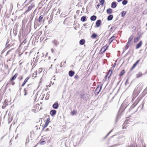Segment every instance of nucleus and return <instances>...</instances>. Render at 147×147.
<instances>
[{"label":"nucleus","instance_id":"69168bd1","mask_svg":"<svg viewBox=\"0 0 147 147\" xmlns=\"http://www.w3.org/2000/svg\"><path fill=\"white\" fill-rule=\"evenodd\" d=\"M9 51H7V54H6L7 55V54H8V53H9Z\"/></svg>","mask_w":147,"mask_h":147},{"label":"nucleus","instance_id":"774afa93","mask_svg":"<svg viewBox=\"0 0 147 147\" xmlns=\"http://www.w3.org/2000/svg\"><path fill=\"white\" fill-rule=\"evenodd\" d=\"M84 8H82V10H84Z\"/></svg>","mask_w":147,"mask_h":147},{"label":"nucleus","instance_id":"412c9836","mask_svg":"<svg viewBox=\"0 0 147 147\" xmlns=\"http://www.w3.org/2000/svg\"><path fill=\"white\" fill-rule=\"evenodd\" d=\"M44 16L43 15H40L38 19V21L40 23H41L42 22V20Z\"/></svg>","mask_w":147,"mask_h":147},{"label":"nucleus","instance_id":"37998d69","mask_svg":"<svg viewBox=\"0 0 147 147\" xmlns=\"http://www.w3.org/2000/svg\"><path fill=\"white\" fill-rule=\"evenodd\" d=\"M25 117V119L24 120V121L23 122H22L20 124L22 123V124H24L25 123V122L26 121V116L24 117Z\"/></svg>","mask_w":147,"mask_h":147},{"label":"nucleus","instance_id":"c756f323","mask_svg":"<svg viewBox=\"0 0 147 147\" xmlns=\"http://www.w3.org/2000/svg\"><path fill=\"white\" fill-rule=\"evenodd\" d=\"M128 3V1L127 0H123L122 2V4L123 5H125Z\"/></svg>","mask_w":147,"mask_h":147},{"label":"nucleus","instance_id":"393cba45","mask_svg":"<svg viewBox=\"0 0 147 147\" xmlns=\"http://www.w3.org/2000/svg\"><path fill=\"white\" fill-rule=\"evenodd\" d=\"M33 7V5H31L30 6L28 7V9L26 11V12H27L31 10Z\"/></svg>","mask_w":147,"mask_h":147},{"label":"nucleus","instance_id":"a878e982","mask_svg":"<svg viewBox=\"0 0 147 147\" xmlns=\"http://www.w3.org/2000/svg\"><path fill=\"white\" fill-rule=\"evenodd\" d=\"M114 67L113 66L109 70V71H111V73L110 74V75L108 77V79H109L110 77V76H111L112 73V71L114 69Z\"/></svg>","mask_w":147,"mask_h":147},{"label":"nucleus","instance_id":"7c9ffc66","mask_svg":"<svg viewBox=\"0 0 147 147\" xmlns=\"http://www.w3.org/2000/svg\"><path fill=\"white\" fill-rule=\"evenodd\" d=\"M126 12L125 11H123L121 13V16L122 17H123L125 16L126 14Z\"/></svg>","mask_w":147,"mask_h":147},{"label":"nucleus","instance_id":"13d9d810","mask_svg":"<svg viewBox=\"0 0 147 147\" xmlns=\"http://www.w3.org/2000/svg\"><path fill=\"white\" fill-rule=\"evenodd\" d=\"M11 84L13 85H14L15 84V82H12Z\"/></svg>","mask_w":147,"mask_h":147},{"label":"nucleus","instance_id":"f704fd0d","mask_svg":"<svg viewBox=\"0 0 147 147\" xmlns=\"http://www.w3.org/2000/svg\"><path fill=\"white\" fill-rule=\"evenodd\" d=\"M105 2V0H100V3L101 5H102L104 4Z\"/></svg>","mask_w":147,"mask_h":147},{"label":"nucleus","instance_id":"a19ab883","mask_svg":"<svg viewBox=\"0 0 147 147\" xmlns=\"http://www.w3.org/2000/svg\"><path fill=\"white\" fill-rule=\"evenodd\" d=\"M129 78H127L125 83V86H126L128 84L129 82H128V81L129 80Z\"/></svg>","mask_w":147,"mask_h":147},{"label":"nucleus","instance_id":"bf43d9fd","mask_svg":"<svg viewBox=\"0 0 147 147\" xmlns=\"http://www.w3.org/2000/svg\"><path fill=\"white\" fill-rule=\"evenodd\" d=\"M8 42H9V41H8V40H7V42H6V45H7L8 43Z\"/></svg>","mask_w":147,"mask_h":147},{"label":"nucleus","instance_id":"c9c22d12","mask_svg":"<svg viewBox=\"0 0 147 147\" xmlns=\"http://www.w3.org/2000/svg\"><path fill=\"white\" fill-rule=\"evenodd\" d=\"M77 111L74 110H73L71 112V114L73 115H74L76 114Z\"/></svg>","mask_w":147,"mask_h":147},{"label":"nucleus","instance_id":"e2e57ef3","mask_svg":"<svg viewBox=\"0 0 147 147\" xmlns=\"http://www.w3.org/2000/svg\"><path fill=\"white\" fill-rule=\"evenodd\" d=\"M2 7L1 6V5H0V11L1 10V8Z\"/></svg>","mask_w":147,"mask_h":147},{"label":"nucleus","instance_id":"5701e85b","mask_svg":"<svg viewBox=\"0 0 147 147\" xmlns=\"http://www.w3.org/2000/svg\"><path fill=\"white\" fill-rule=\"evenodd\" d=\"M97 36V35L96 34L94 33L91 35V37L93 39H94L96 38Z\"/></svg>","mask_w":147,"mask_h":147},{"label":"nucleus","instance_id":"5fc2aeb1","mask_svg":"<svg viewBox=\"0 0 147 147\" xmlns=\"http://www.w3.org/2000/svg\"><path fill=\"white\" fill-rule=\"evenodd\" d=\"M100 6V4H98V5H97V7H97V8H98L99 7V6Z\"/></svg>","mask_w":147,"mask_h":147},{"label":"nucleus","instance_id":"423d86ee","mask_svg":"<svg viewBox=\"0 0 147 147\" xmlns=\"http://www.w3.org/2000/svg\"><path fill=\"white\" fill-rule=\"evenodd\" d=\"M107 47H106V46H105L102 48L100 52V54H102V53H105V52L106 50Z\"/></svg>","mask_w":147,"mask_h":147},{"label":"nucleus","instance_id":"20e7f679","mask_svg":"<svg viewBox=\"0 0 147 147\" xmlns=\"http://www.w3.org/2000/svg\"><path fill=\"white\" fill-rule=\"evenodd\" d=\"M82 98L84 100L86 101L88 99L90 95L87 94H84L82 95Z\"/></svg>","mask_w":147,"mask_h":147},{"label":"nucleus","instance_id":"72a5a7b5","mask_svg":"<svg viewBox=\"0 0 147 147\" xmlns=\"http://www.w3.org/2000/svg\"><path fill=\"white\" fill-rule=\"evenodd\" d=\"M142 75V74L141 72H139L138 74L136 75V77L137 78H138L140 76H141Z\"/></svg>","mask_w":147,"mask_h":147},{"label":"nucleus","instance_id":"c85d7f7f","mask_svg":"<svg viewBox=\"0 0 147 147\" xmlns=\"http://www.w3.org/2000/svg\"><path fill=\"white\" fill-rule=\"evenodd\" d=\"M140 36H138L136 38H135L134 40V43H136L137 42L138 40L140 39Z\"/></svg>","mask_w":147,"mask_h":147},{"label":"nucleus","instance_id":"6ab92c4d","mask_svg":"<svg viewBox=\"0 0 147 147\" xmlns=\"http://www.w3.org/2000/svg\"><path fill=\"white\" fill-rule=\"evenodd\" d=\"M86 16H82L81 18V21L82 22H84L86 21Z\"/></svg>","mask_w":147,"mask_h":147},{"label":"nucleus","instance_id":"0e129e2a","mask_svg":"<svg viewBox=\"0 0 147 147\" xmlns=\"http://www.w3.org/2000/svg\"><path fill=\"white\" fill-rule=\"evenodd\" d=\"M60 67H62V63H61V65H60Z\"/></svg>","mask_w":147,"mask_h":147},{"label":"nucleus","instance_id":"f8f14e48","mask_svg":"<svg viewBox=\"0 0 147 147\" xmlns=\"http://www.w3.org/2000/svg\"><path fill=\"white\" fill-rule=\"evenodd\" d=\"M117 6V3L116 2H113L111 4V7L112 8H115Z\"/></svg>","mask_w":147,"mask_h":147},{"label":"nucleus","instance_id":"f257e3e1","mask_svg":"<svg viewBox=\"0 0 147 147\" xmlns=\"http://www.w3.org/2000/svg\"><path fill=\"white\" fill-rule=\"evenodd\" d=\"M124 104L123 103H122L121 105L120 109L119 110L118 112L117 115L116 117L115 120V124H116L118 121L119 120L120 118V112H122L126 108V107H125V106H124Z\"/></svg>","mask_w":147,"mask_h":147},{"label":"nucleus","instance_id":"f03ea898","mask_svg":"<svg viewBox=\"0 0 147 147\" xmlns=\"http://www.w3.org/2000/svg\"><path fill=\"white\" fill-rule=\"evenodd\" d=\"M102 85L101 84L99 85L98 86L94 91V93L95 95H97L99 94V92L102 89Z\"/></svg>","mask_w":147,"mask_h":147},{"label":"nucleus","instance_id":"b1692460","mask_svg":"<svg viewBox=\"0 0 147 147\" xmlns=\"http://www.w3.org/2000/svg\"><path fill=\"white\" fill-rule=\"evenodd\" d=\"M134 38V36L132 35H131L128 39V41L127 42L128 43H130V42Z\"/></svg>","mask_w":147,"mask_h":147},{"label":"nucleus","instance_id":"2f4dec72","mask_svg":"<svg viewBox=\"0 0 147 147\" xmlns=\"http://www.w3.org/2000/svg\"><path fill=\"white\" fill-rule=\"evenodd\" d=\"M125 73V71L124 70H122L120 74H119V76H122Z\"/></svg>","mask_w":147,"mask_h":147},{"label":"nucleus","instance_id":"79ce46f5","mask_svg":"<svg viewBox=\"0 0 147 147\" xmlns=\"http://www.w3.org/2000/svg\"><path fill=\"white\" fill-rule=\"evenodd\" d=\"M14 44V43L13 42H11L10 43V46H11V47L12 46H13Z\"/></svg>","mask_w":147,"mask_h":147},{"label":"nucleus","instance_id":"a211bd4d","mask_svg":"<svg viewBox=\"0 0 147 147\" xmlns=\"http://www.w3.org/2000/svg\"><path fill=\"white\" fill-rule=\"evenodd\" d=\"M113 15H110L107 17V20L108 21H111L113 19Z\"/></svg>","mask_w":147,"mask_h":147},{"label":"nucleus","instance_id":"8fccbe9b","mask_svg":"<svg viewBox=\"0 0 147 147\" xmlns=\"http://www.w3.org/2000/svg\"><path fill=\"white\" fill-rule=\"evenodd\" d=\"M127 147H135L133 145H128Z\"/></svg>","mask_w":147,"mask_h":147},{"label":"nucleus","instance_id":"4d7b16f0","mask_svg":"<svg viewBox=\"0 0 147 147\" xmlns=\"http://www.w3.org/2000/svg\"><path fill=\"white\" fill-rule=\"evenodd\" d=\"M66 63V61H65V62H63V65H64V64Z\"/></svg>","mask_w":147,"mask_h":147},{"label":"nucleus","instance_id":"cd10ccee","mask_svg":"<svg viewBox=\"0 0 147 147\" xmlns=\"http://www.w3.org/2000/svg\"><path fill=\"white\" fill-rule=\"evenodd\" d=\"M6 103H7V102H6V100H5V101L4 102V103L2 107V108L3 109L5 108L6 106L7 105H8V103H7V104Z\"/></svg>","mask_w":147,"mask_h":147},{"label":"nucleus","instance_id":"39448f33","mask_svg":"<svg viewBox=\"0 0 147 147\" xmlns=\"http://www.w3.org/2000/svg\"><path fill=\"white\" fill-rule=\"evenodd\" d=\"M50 122V118H48L44 126L42 128V130H43L44 128L48 126Z\"/></svg>","mask_w":147,"mask_h":147},{"label":"nucleus","instance_id":"864d4df0","mask_svg":"<svg viewBox=\"0 0 147 147\" xmlns=\"http://www.w3.org/2000/svg\"><path fill=\"white\" fill-rule=\"evenodd\" d=\"M116 63H115L113 65V66L115 68V66L116 65Z\"/></svg>","mask_w":147,"mask_h":147},{"label":"nucleus","instance_id":"9d476101","mask_svg":"<svg viewBox=\"0 0 147 147\" xmlns=\"http://www.w3.org/2000/svg\"><path fill=\"white\" fill-rule=\"evenodd\" d=\"M101 24V20H98L96 22V25L97 27H99Z\"/></svg>","mask_w":147,"mask_h":147},{"label":"nucleus","instance_id":"1a4fd4ad","mask_svg":"<svg viewBox=\"0 0 147 147\" xmlns=\"http://www.w3.org/2000/svg\"><path fill=\"white\" fill-rule=\"evenodd\" d=\"M57 111L56 110L54 109L51 110L50 112V114L52 116H54L56 113Z\"/></svg>","mask_w":147,"mask_h":147},{"label":"nucleus","instance_id":"aec40b11","mask_svg":"<svg viewBox=\"0 0 147 147\" xmlns=\"http://www.w3.org/2000/svg\"><path fill=\"white\" fill-rule=\"evenodd\" d=\"M18 76V74L17 73H16L10 79V80L11 81H12L15 80V79L16 78L17 76Z\"/></svg>","mask_w":147,"mask_h":147},{"label":"nucleus","instance_id":"ea45409f","mask_svg":"<svg viewBox=\"0 0 147 147\" xmlns=\"http://www.w3.org/2000/svg\"><path fill=\"white\" fill-rule=\"evenodd\" d=\"M42 69L41 68H40L38 69V74H39L42 71Z\"/></svg>","mask_w":147,"mask_h":147},{"label":"nucleus","instance_id":"e433bc0d","mask_svg":"<svg viewBox=\"0 0 147 147\" xmlns=\"http://www.w3.org/2000/svg\"><path fill=\"white\" fill-rule=\"evenodd\" d=\"M27 90L26 88H25L24 90V96H26L27 94Z\"/></svg>","mask_w":147,"mask_h":147},{"label":"nucleus","instance_id":"7ed1b4c3","mask_svg":"<svg viewBox=\"0 0 147 147\" xmlns=\"http://www.w3.org/2000/svg\"><path fill=\"white\" fill-rule=\"evenodd\" d=\"M52 43L53 44V47H57L59 44V41L56 39H54L52 41Z\"/></svg>","mask_w":147,"mask_h":147},{"label":"nucleus","instance_id":"c03bdc74","mask_svg":"<svg viewBox=\"0 0 147 147\" xmlns=\"http://www.w3.org/2000/svg\"><path fill=\"white\" fill-rule=\"evenodd\" d=\"M110 72H111V71H109V70L108 73L107 74V75L105 77L106 79L107 78V76L109 75V74Z\"/></svg>","mask_w":147,"mask_h":147},{"label":"nucleus","instance_id":"49530a36","mask_svg":"<svg viewBox=\"0 0 147 147\" xmlns=\"http://www.w3.org/2000/svg\"><path fill=\"white\" fill-rule=\"evenodd\" d=\"M18 79H19V80H22V79H23V77H22V76H20V77H19V78H18Z\"/></svg>","mask_w":147,"mask_h":147},{"label":"nucleus","instance_id":"09e8293b","mask_svg":"<svg viewBox=\"0 0 147 147\" xmlns=\"http://www.w3.org/2000/svg\"><path fill=\"white\" fill-rule=\"evenodd\" d=\"M29 142V141L28 138H27L26 139V142L28 143Z\"/></svg>","mask_w":147,"mask_h":147},{"label":"nucleus","instance_id":"052dcab7","mask_svg":"<svg viewBox=\"0 0 147 147\" xmlns=\"http://www.w3.org/2000/svg\"><path fill=\"white\" fill-rule=\"evenodd\" d=\"M86 24H83V26H86Z\"/></svg>","mask_w":147,"mask_h":147},{"label":"nucleus","instance_id":"473e14b6","mask_svg":"<svg viewBox=\"0 0 147 147\" xmlns=\"http://www.w3.org/2000/svg\"><path fill=\"white\" fill-rule=\"evenodd\" d=\"M139 101L140 100L139 99H137L134 102V103L135 104V105H136L139 102Z\"/></svg>","mask_w":147,"mask_h":147},{"label":"nucleus","instance_id":"bb28decb","mask_svg":"<svg viewBox=\"0 0 147 147\" xmlns=\"http://www.w3.org/2000/svg\"><path fill=\"white\" fill-rule=\"evenodd\" d=\"M130 45V43H128V42H127V45L125 46V49H124V50H123V53L124 52V51L126 50H127L128 48V47H129V46Z\"/></svg>","mask_w":147,"mask_h":147},{"label":"nucleus","instance_id":"4be33fe9","mask_svg":"<svg viewBox=\"0 0 147 147\" xmlns=\"http://www.w3.org/2000/svg\"><path fill=\"white\" fill-rule=\"evenodd\" d=\"M112 11L113 10L111 8L108 9L107 10V12L108 14L111 13H112Z\"/></svg>","mask_w":147,"mask_h":147},{"label":"nucleus","instance_id":"de8ad7c7","mask_svg":"<svg viewBox=\"0 0 147 147\" xmlns=\"http://www.w3.org/2000/svg\"><path fill=\"white\" fill-rule=\"evenodd\" d=\"M40 143L41 144H44L45 143V141H42Z\"/></svg>","mask_w":147,"mask_h":147},{"label":"nucleus","instance_id":"58836bf2","mask_svg":"<svg viewBox=\"0 0 147 147\" xmlns=\"http://www.w3.org/2000/svg\"><path fill=\"white\" fill-rule=\"evenodd\" d=\"M113 129L111 130L106 135V136L105 137L104 139H105L107 136L113 131Z\"/></svg>","mask_w":147,"mask_h":147},{"label":"nucleus","instance_id":"9b49d317","mask_svg":"<svg viewBox=\"0 0 147 147\" xmlns=\"http://www.w3.org/2000/svg\"><path fill=\"white\" fill-rule=\"evenodd\" d=\"M142 41H140L137 44L136 46V49H138L140 47L142 46Z\"/></svg>","mask_w":147,"mask_h":147},{"label":"nucleus","instance_id":"338daca9","mask_svg":"<svg viewBox=\"0 0 147 147\" xmlns=\"http://www.w3.org/2000/svg\"><path fill=\"white\" fill-rule=\"evenodd\" d=\"M9 45H8L7 46L6 48H7V47H9Z\"/></svg>","mask_w":147,"mask_h":147},{"label":"nucleus","instance_id":"3c124183","mask_svg":"<svg viewBox=\"0 0 147 147\" xmlns=\"http://www.w3.org/2000/svg\"><path fill=\"white\" fill-rule=\"evenodd\" d=\"M51 52H52V53H53L55 51L54 50V49H51Z\"/></svg>","mask_w":147,"mask_h":147},{"label":"nucleus","instance_id":"4468645a","mask_svg":"<svg viewBox=\"0 0 147 147\" xmlns=\"http://www.w3.org/2000/svg\"><path fill=\"white\" fill-rule=\"evenodd\" d=\"M29 78H30V77H27L26 78V79L24 80L23 83H22V86H23L25 85V84H26V82H27L28 80L29 79Z\"/></svg>","mask_w":147,"mask_h":147},{"label":"nucleus","instance_id":"f3484780","mask_svg":"<svg viewBox=\"0 0 147 147\" xmlns=\"http://www.w3.org/2000/svg\"><path fill=\"white\" fill-rule=\"evenodd\" d=\"M115 39V36H112L109 39V44H110L111 42L114 40Z\"/></svg>","mask_w":147,"mask_h":147},{"label":"nucleus","instance_id":"680f3d73","mask_svg":"<svg viewBox=\"0 0 147 147\" xmlns=\"http://www.w3.org/2000/svg\"><path fill=\"white\" fill-rule=\"evenodd\" d=\"M45 99H46V100H47V99H48V98H47V96L45 97Z\"/></svg>","mask_w":147,"mask_h":147},{"label":"nucleus","instance_id":"603ef678","mask_svg":"<svg viewBox=\"0 0 147 147\" xmlns=\"http://www.w3.org/2000/svg\"><path fill=\"white\" fill-rule=\"evenodd\" d=\"M49 130H50V129L49 128H47L45 130V131H49Z\"/></svg>","mask_w":147,"mask_h":147},{"label":"nucleus","instance_id":"0eeeda50","mask_svg":"<svg viewBox=\"0 0 147 147\" xmlns=\"http://www.w3.org/2000/svg\"><path fill=\"white\" fill-rule=\"evenodd\" d=\"M59 107V104L58 102H56L52 106L53 108L55 109H58Z\"/></svg>","mask_w":147,"mask_h":147},{"label":"nucleus","instance_id":"a18cd8bd","mask_svg":"<svg viewBox=\"0 0 147 147\" xmlns=\"http://www.w3.org/2000/svg\"><path fill=\"white\" fill-rule=\"evenodd\" d=\"M78 76L77 75H76L74 77V78L75 79H78Z\"/></svg>","mask_w":147,"mask_h":147},{"label":"nucleus","instance_id":"dca6fc26","mask_svg":"<svg viewBox=\"0 0 147 147\" xmlns=\"http://www.w3.org/2000/svg\"><path fill=\"white\" fill-rule=\"evenodd\" d=\"M96 16L95 15L92 16L90 18V19L91 21H94L96 20Z\"/></svg>","mask_w":147,"mask_h":147},{"label":"nucleus","instance_id":"4c0bfd02","mask_svg":"<svg viewBox=\"0 0 147 147\" xmlns=\"http://www.w3.org/2000/svg\"><path fill=\"white\" fill-rule=\"evenodd\" d=\"M136 106V105H135L134 103H133V104L131 106L130 109H132L134 108Z\"/></svg>","mask_w":147,"mask_h":147},{"label":"nucleus","instance_id":"2eb2a0df","mask_svg":"<svg viewBox=\"0 0 147 147\" xmlns=\"http://www.w3.org/2000/svg\"><path fill=\"white\" fill-rule=\"evenodd\" d=\"M85 42V40L84 39H81L79 42L80 45H83L84 44Z\"/></svg>","mask_w":147,"mask_h":147},{"label":"nucleus","instance_id":"6e6552de","mask_svg":"<svg viewBox=\"0 0 147 147\" xmlns=\"http://www.w3.org/2000/svg\"><path fill=\"white\" fill-rule=\"evenodd\" d=\"M140 60H138L133 65L131 68L130 69V70L132 71L133 69L136 67L137 64L139 63Z\"/></svg>","mask_w":147,"mask_h":147},{"label":"nucleus","instance_id":"ddd939ff","mask_svg":"<svg viewBox=\"0 0 147 147\" xmlns=\"http://www.w3.org/2000/svg\"><path fill=\"white\" fill-rule=\"evenodd\" d=\"M74 74V71L72 70L70 71L69 72V75L70 77L73 76Z\"/></svg>","mask_w":147,"mask_h":147},{"label":"nucleus","instance_id":"6e6d98bb","mask_svg":"<svg viewBox=\"0 0 147 147\" xmlns=\"http://www.w3.org/2000/svg\"><path fill=\"white\" fill-rule=\"evenodd\" d=\"M122 0H117V1L118 2H119L121 1Z\"/></svg>","mask_w":147,"mask_h":147}]
</instances>
